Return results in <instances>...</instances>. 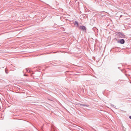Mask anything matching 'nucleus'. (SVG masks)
<instances>
[{"instance_id":"obj_1","label":"nucleus","mask_w":131,"mask_h":131,"mask_svg":"<svg viewBox=\"0 0 131 131\" xmlns=\"http://www.w3.org/2000/svg\"><path fill=\"white\" fill-rule=\"evenodd\" d=\"M117 33L118 35H119L120 37L121 38H124L125 37V36L124 35V34L123 33L121 32H118Z\"/></svg>"},{"instance_id":"obj_2","label":"nucleus","mask_w":131,"mask_h":131,"mask_svg":"<svg viewBox=\"0 0 131 131\" xmlns=\"http://www.w3.org/2000/svg\"><path fill=\"white\" fill-rule=\"evenodd\" d=\"M118 42L123 44L125 43V40L123 39H121L118 41Z\"/></svg>"},{"instance_id":"obj_3","label":"nucleus","mask_w":131,"mask_h":131,"mask_svg":"<svg viewBox=\"0 0 131 131\" xmlns=\"http://www.w3.org/2000/svg\"><path fill=\"white\" fill-rule=\"evenodd\" d=\"M80 28H81L83 31H86V28L84 26H81Z\"/></svg>"},{"instance_id":"obj_4","label":"nucleus","mask_w":131,"mask_h":131,"mask_svg":"<svg viewBox=\"0 0 131 131\" xmlns=\"http://www.w3.org/2000/svg\"><path fill=\"white\" fill-rule=\"evenodd\" d=\"M74 25L76 26H77L78 25V22L77 21H74Z\"/></svg>"},{"instance_id":"obj_5","label":"nucleus","mask_w":131,"mask_h":131,"mask_svg":"<svg viewBox=\"0 0 131 131\" xmlns=\"http://www.w3.org/2000/svg\"><path fill=\"white\" fill-rule=\"evenodd\" d=\"M81 105H82L83 106H85V105H84V104H81Z\"/></svg>"},{"instance_id":"obj_6","label":"nucleus","mask_w":131,"mask_h":131,"mask_svg":"<svg viewBox=\"0 0 131 131\" xmlns=\"http://www.w3.org/2000/svg\"><path fill=\"white\" fill-rule=\"evenodd\" d=\"M26 70H27V71L28 72L29 70H27V69H26Z\"/></svg>"},{"instance_id":"obj_7","label":"nucleus","mask_w":131,"mask_h":131,"mask_svg":"<svg viewBox=\"0 0 131 131\" xmlns=\"http://www.w3.org/2000/svg\"><path fill=\"white\" fill-rule=\"evenodd\" d=\"M129 118L131 119V116H130L129 117Z\"/></svg>"},{"instance_id":"obj_8","label":"nucleus","mask_w":131,"mask_h":131,"mask_svg":"<svg viewBox=\"0 0 131 131\" xmlns=\"http://www.w3.org/2000/svg\"><path fill=\"white\" fill-rule=\"evenodd\" d=\"M5 72H6V73L7 74V72H6V71H5Z\"/></svg>"},{"instance_id":"obj_9","label":"nucleus","mask_w":131,"mask_h":131,"mask_svg":"<svg viewBox=\"0 0 131 131\" xmlns=\"http://www.w3.org/2000/svg\"><path fill=\"white\" fill-rule=\"evenodd\" d=\"M24 75L25 76V74Z\"/></svg>"}]
</instances>
